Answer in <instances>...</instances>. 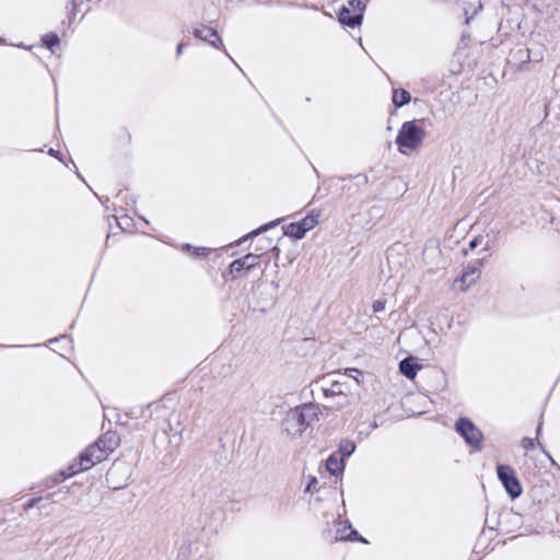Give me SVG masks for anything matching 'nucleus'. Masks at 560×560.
<instances>
[{"label":"nucleus","instance_id":"1a4fd4ad","mask_svg":"<svg viewBox=\"0 0 560 560\" xmlns=\"http://www.w3.org/2000/svg\"><path fill=\"white\" fill-rule=\"evenodd\" d=\"M107 438H100L95 443L92 444L94 447V458L100 462L104 460L109 453H112L117 446V438L116 435L110 436V443L106 444Z\"/></svg>","mask_w":560,"mask_h":560},{"label":"nucleus","instance_id":"c756f323","mask_svg":"<svg viewBox=\"0 0 560 560\" xmlns=\"http://www.w3.org/2000/svg\"><path fill=\"white\" fill-rule=\"evenodd\" d=\"M540 431H541V423H539V425L537 427V430H536L537 435L540 433Z\"/></svg>","mask_w":560,"mask_h":560},{"label":"nucleus","instance_id":"f257e3e1","mask_svg":"<svg viewBox=\"0 0 560 560\" xmlns=\"http://www.w3.org/2000/svg\"><path fill=\"white\" fill-rule=\"evenodd\" d=\"M320 408L314 404H304L290 409L283 419L284 431L295 438L303 434V432L319 420Z\"/></svg>","mask_w":560,"mask_h":560},{"label":"nucleus","instance_id":"a211bd4d","mask_svg":"<svg viewBox=\"0 0 560 560\" xmlns=\"http://www.w3.org/2000/svg\"><path fill=\"white\" fill-rule=\"evenodd\" d=\"M43 42L47 48L52 50L54 46H57L59 44V37L55 33H49L43 37Z\"/></svg>","mask_w":560,"mask_h":560},{"label":"nucleus","instance_id":"7c9ffc66","mask_svg":"<svg viewBox=\"0 0 560 560\" xmlns=\"http://www.w3.org/2000/svg\"><path fill=\"white\" fill-rule=\"evenodd\" d=\"M49 153H50L51 155H56V151H54L52 149L49 151Z\"/></svg>","mask_w":560,"mask_h":560},{"label":"nucleus","instance_id":"2f4dec72","mask_svg":"<svg viewBox=\"0 0 560 560\" xmlns=\"http://www.w3.org/2000/svg\"><path fill=\"white\" fill-rule=\"evenodd\" d=\"M540 448L545 452L544 445L541 443H538Z\"/></svg>","mask_w":560,"mask_h":560},{"label":"nucleus","instance_id":"f3484780","mask_svg":"<svg viewBox=\"0 0 560 560\" xmlns=\"http://www.w3.org/2000/svg\"><path fill=\"white\" fill-rule=\"evenodd\" d=\"M369 0H349L346 7H349L353 13H359L365 10Z\"/></svg>","mask_w":560,"mask_h":560},{"label":"nucleus","instance_id":"0eeeda50","mask_svg":"<svg viewBox=\"0 0 560 560\" xmlns=\"http://www.w3.org/2000/svg\"><path fill=\"white\" fill-rule=\"evenodd\" d=\"M94 447L92 444L85 448L84 452L81 453L79 457V462L71 465L69 469L71 470L66 477H70L79 471H84L93 467L96 463H100L98 459L94 458Z\"/></svg>","mask_w":560,"mask_h":560},{"label":"nucleus","instance_id":"393cba45","mask_svg":"<svg viewBox=\"0 0 560 560\" xmlns=\"http://www.w3.org/2000/svg\"><path fill=\"white\" fill-rule=\"evenodd\" d=\"M479 243H480L479 237H475L474 240H471V241H470V243H469V247H470L471 249H474V248H476V247L479 245Z\"/></svg>","mask_w":560,"mask_h":560},{"label":"nucleus","instance_id":"c85d7f7f","mask_svg":"<svg viewBox=\"0 0 560 560\" xmlns=\"http://www.w3.org/2000/svg\"><path fill=\"white\" fill-rule=\"evenodd\" d=\"M112 435H113V434L107 433V434H105V435H103V436H102V438H107V440H106V444H109V443H110V440H109V439H110V436H112Z\"/></svg>","mask_w":560,"mask_h":560},{"label":"nucleus","instance_id":"423d86ee","mask_svg":"<svg viewBox=\"0 0 560 560\" xmlns=\"http://www.w3.org/2000/svg\"><path fill=\"white\" fill-rule=\"evenodd\" d=\"M254 294L257 295V300L264 304H273L277 300V292L279 290V284L276 281L270 282L269 284H265L261 279H259L253 287Z\"/></svg>","mask_w":560,"mask_h":560},{"label":"nucleus","instance_id":"412c9836","mask_svg":"<svg viewBox=\"0 0 560 560\" xmlns=\"http://www.w3.org/2000/svg\"><path fill=\"white\" fill-rule=\"evenodd\" d=\"M522 446L525 450H533L535 447V439L532 438H524L522 440Z\"/></svg>","mask_w":560,"mask_h":560},{"label":"nucleus","instance_id":"a878e982","mask_svg":"<svg viewBox=\"0 0 560 560\" xmlns=\"http://www.w3.org/2000/svg\"><path fill=\"white\" fill-rule=\"evenodd\" d=\"M208 248L206 247H198L196 248L195 255H205Z\"/></svg>","mask_w":560,"mask_h":560},{"label":"nucleus","instance_id":"6e6552de","mask_svg":"<svg viewBox=\"0 0 560 560\" xmlns=\"http://www.w3.org/2000/svg\"><path fill=\"white\" fill-rule=\"evenodd\" d=\"M259 256L254 254H247L240 259L232 261L230 265V272L234 277H237L243 270H252L257 266Z\"/></svg>","mask_w":560,"mask_h":560},{"label":"nucleus","instance_id":"bb28decb","mask_svg":"<svg viewBox=\"0 0 560 560\" xmlns=\"http://www.w3.org/2000/svg\"><path fill=\"white\" fill-rule=\"evenodd\" d=\"M39 499H31L26 504V509L33 508Z\"/></svg>","mask_w":560,"mask_h":560},{"label":"nucleus","instance_id":"4be33fe9","mask_svg":"<svg viewBox=\"0 0 560 560\" xmlns=\"http://www.w3.org/2000/svg\"><path fill=\"white\" fill-rule=\"evenodd\" d=\"M372 308H373L374 313L384 311L385 310V301H381V300L374 301Z\"/></svg>","mask_w":560,"mask_h":560},{"label":"nucleus","instance_id":"9b49d317","mask_svg":"<svg viewBox=\"0 0 560 560\" xmlns=\"http://www.w3.org/2000/svg\"><path fill=\"white\" fill-rule=\"evenodd\" d=\"M362 20V12L353 13L349 7L343 5L339 11V22L349 27H355L360 25Z\"/></svg>","mask_w":560,"mask_h":560},{"label":"nucleus","instance_id":"6ab92c4d","mask_svg":"<svg viewBox=\"0 0 560 560\" xmlns=\"http://www.w3.org/2000/svg\"><path fill=\"white\" fill-rule=\"evenodd\" d=\"M354 448L355 446L352 442H346L340 446V451L342 452L343 456H350L353 453Z\"/></svg>","mask_w":560,"mask_h":560},{"label":"nucleus","instance_id":"aec40b11","mask_svg":"<svg viewBox=\"0 0 560 560\" xmlns=\"http://www.w3.org/2000/svg\"><path fill=\"white\" fill-rule=\"evenodd\" d=\"M336 387H337V384H332V386L330 388L324 389L325 396L329 397V396L342 394V392L340 389H336Z\"/></svg>","mask_w":560,"mask_h":560},{"label":"nucleus","instance_id":"20e7f679","mask_svg":"<svg viewBox=\"0 0 560 560\" xmlns=\"http://www.w3.org/2000/svg\"><path fill=\"white\" fill-rule=\"evenodd\" d=\"M456 432L464 438L467 444L480 450L482 433L481 431L467 418H460L455 423Z\"/></svg>","mask_w":560,"mask_h":560},{"label":"nucleus","instance_id":"7ed1b4c3","mask_svg":"<svg viewBox=\"0 0 560 560\" xmlns=\"http://www.w3.org/2000/svg\"><path fill=\"white\" fill-rule=\"evenodd\" d=\"M497 474L505 491L512 499H516L522 494V486L511 466L503 464L498 465Z\"/></svg>","mask_w":560,"mask_h":560},{"label":"nucleus","instance_id":"39448f33","mask_svg":"<svg viewBox=\"0 0 560 560\" xmlns=\"http://www.w3.org/2000/svg\"><path fill=\"white\" fill-rule=\"evenodd\" d=\"M317 224L318 217L310 214L299 222L290 223L285 229V234L295 240H301L307 231L314 229Z\"/></svg>","mask_w":560,"mask_h":560},{"label":"nucleus","instance_id":"9d476101","mask_svg":"<svg viewBox=\"0 0 560 560\" xmlns=\"http://www.w3.org/2000/svg\"><path fill=\"white\" fill-rule=\"evenodd\" d=\"M481 266V260H478L475 265L468 266L467 269L463 272L459 279L463 291L467 290L472 283L477 281L480 276Z\"/></svg>","mask_w":560,"mask_h":560},{"label":"nucleus","instance_id":"f03ea898","mask_svg":"<svg viewBox=\"0 0 560 560\" xmlns=\"http://www.w3.org/2000/svg\"><path fill=\"white\" fill-rule=\"evenodd\" d=\"M425 130L417 120L405 121L396 137V144L400 153H405V149L416 150L420 148L425 138Z\"/></svg>","mask_w":560,"mask_h":560},{"label":"nucleus","instance_id":"f8f14e48","mask_svg":"<svg viewBox=\"0 0 560 560\" xmlns=\"http://www.w3.org/2000/svg\"><path fill=\"white\" fill-rule=\"evenodd\" d=\"M192 33L196 37L210 43L214 47H219V44H222V39L219 37L217 31L211 27L202 26L195 28Z\"/></svg>","mask_w":560,"mask_h":560},{"label":"nucleus","instance_id":"cd10ccee","mask_svg":"<svg viewBox=\"0 0 560 560\" xmlns=\"http://www.w3.org/2000/svg\"><path fill=\"white\" fill-rule=\"evenodd\" d=\"M183 48H184V45H183V44H179V45L177 46V48H176V54H177V56H179V55L182 54Z\"/></svg>","mask_w":560,"mask_h":560},{"label":"nucleus","instance_id":"4468645a","mask_svg":"<svg viewBox=\"0 0 560 560\" xmlns=\"http://www.w3.org/2000/svg\"><path fill=\"white\" fill-rule=\"evenodd\" d=\"M419 370V365L411 358H406L399 363V371L409 380H413Z\"/></svg>","mask_w":560,"mask_h":560},{"label":"nucleus","instance_id":"473e14b6","mask_svg":"<svg viewBox=\"0 0 560 560\" xmlns=\"http://www.w3.org/2000/svg\"><path fill=\"white\" fill-rule=\"evenodd\" d=\"M351 534L358 535L357 530H354V529L351 530Z\"/></svg>","mask_w":560,"mask_h":560},{"label":"nucleus","instance_id":"b1692460","mask_svg":"<svg viewBox=\"0 0 560 560\" xmlns=\"http://www.w3.org/2000/svg\"><path fill=\"white\" fill-rule=\"evenodd\" d=\"M277 224V222H272L270 224H267L265 226H261L260 229L256 230V231H253L252 233H249V236H255V235H258L261 231H267L270 226H275Z\"/></svg>","mask_w":560,"mask_h":560},{"label":"nucleus","instance_id":"ddd939ff","mask_svg":"<svg viewBox=\"0 0 560 560\" xmlns=\"http://www.w3.org/2000/svg\"><path fill=\"white\" fill-rule=\"evenodd\" d=\"M122 470H126V467L124 465H121V464H113V466L108 469V471L106 474V481H107L108 486L112 487L115 490L121 489L125 486H127V478L124 481H121V482H118L116 480V477L120 472H122Z\"/></svg>","mask_w":560,"mask_h":560},{"label":"nucleus","instance_id":"2eb2a0df","mask_svg":"<svg viewBox=\"0 0 560 560\" xmlns=\"http://www.w3.org/2000/svg\"><path fill=\"white\" fill-rule=\"evenodd\" d=\"M411 100V95L407 90L404 89H397L393 92V103L397 107H401L406 104H408Z\"/></svg>","mask_w":560,"mask_h":560},{"label":"nucleus","instance_id":"dca6fc26","mask_svg":"<svg viewBox=\"0 0 560 560\" xmlns=\"http://www.w3.org/2000/svg\"><path fill=\"white\" fill-rule=\"evenodd\" d=\"M326 467L331 475L337 476L343 469L342 459H339L338 457L331 455L326 460Z\"/></svg>","mask_w":560,"mask_h":560},{"label":"nucleus","instance_id":"5701e85b","mask_svg":"<svg viewBox=\"0 0 560 560\" xmlns=\"http://www.w3.org/2000/svg\"><path fill=\"white\" fill-rule=\"evenodd\" d=\"M317 482L318 481L316 477H310L308 483L306 485L305 488V492H313Z\"/></svg>","mask_w":560,"mask_h":560}]
</instances>
